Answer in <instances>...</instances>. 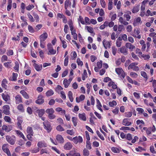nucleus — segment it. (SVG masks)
I'll list each match as a JSON object with an SVG mask.
<instances>
[{"mask_svg": "<svg viewBox=\"0 0 156 156\" xmlns=\"http://www.w3.org/2000/svg\"><path fill=\"white\" fill-rule=\"evenodd\" d=\"M48 36V34L46 32L44 33L40 36V45L42 48H44L45 47V43L44 41L47 38Z\"/></svg>", "mask_w": 156, "mask_h": 156, "instance_id": "f257e3e1", "label": "nucleus"}, {"mask_svg": "<svg viewBox=\"0 0 156 156\" xmlns=\"http://www.w3.org/2000/svg\"><path fill=\"white\" fill-rule=\"evenodd\" d=\"M6 139L7 141L11 145L14 144L16 141L15 137L14 136L12 137L9 136H6Z\"/></svg>", "mask_w": 156, "mask_h": 156, "instance_id": "f03ea898", "label": "nucleus"}, {"mask_svg": "<svg viewBox=\"0 0 156 156\" xmlns=\"http://www.w3.org/2000/svg\"><path fill=\"white\" fill-rule=\"evenodd\" d=\"M47 47L48 50V55H54L55 54L56 51L53 49L52 45L51 43L48 44Z\"/></svg>", "mask_w": 156, "mask_h": 156, "instance_id": "7ed1b4c3", "label": "nucleus"}, {"mask_svg": "<svg viewBox=\"0 0 156 156\" xmlns=\"http://www.w3.org/2000/svg\"><path fill=\"white\" fill-rule=\"evenodd\" d=\"M44 126V128L48 132H50L51 130V127L50 123L47 121H46L43 122Z\"/></svg>", "mask_w": 156, "mask_h": 156, "instance_id": "20e7f679", "label": "nucleus"}, {"mask_svg": "<svg viewBox=\"0 0 156 156\" xmlns=\"http://www.w3.org/2000/svg\"><path fill=\"white\" fill-rule=\"evenodd\" d=\"M138 65L136 62H133L130 64L128 67V69H133L134 71H137L139 70V68L138 67L136 66Z\"/></svg>", "mask_w": 156, "mask_h": 156, "instance_id": "39448f33", "label": "nucleus"}, {"mask_svg": "<svg viewBox=\"0 0 156 156\" xmlns=\"http://www.w3.org/2000/svg\"><path fill=\"white\" fill-rule=\"evenodd\" d=\"M115 71L119 75H120V76L123 78L125 77V73L122 68H116L115 69Z\"/></svg>", "mask_w": 156, "mask_h": 156, "instance_id": "423d86ee", "label": "nucleus"}, {"mask_svg": "<svg viewBox=\"0 0 156 156\" xmlns=\"http://www.w3.org/2000/svg\"><path fill=\"white\" fill-rule=\"evenodd\" d=\"M72 140L74 143L76 144H77L78 143H81L83 142V139L81 136H76L73 138Z\"/></svg>", "mask_w": 156, "mask_h": 156, "instance_id": "0eeeda50", "label": "nucleus"}, {"mask_svg": "<svg viewBox=\"0 0 156 156\" xmlns=\"http://www.w3.org/2000/svg\"><path fill=\"white\" fill-rule=\"evenodd\" d=\"M3 112L6 115H9L10 114V107L8 105H5L3 107Z\"/></svg>", "mask_w": 156, "mask_h": 156, "instance_id": "6e6552de", "label": "nucleus"}, {"mask_svg": "<svg viewBox=\"0 0 156 156\" xmlns=\"http://www.w3.org/2000/svg\"><path fill=\"white\" fill-rule=\"evenodd\" d=\"M67 156H81L80 154L76 152L75 150L70 151L69 153L66 154Z\"/></svg>", "mask_w": 156, "mask_h": 156, "instance_id": "1a4fd4ad", "label": "nucleus"}, {"mask_svg": "<svg viewBox=\"0 0 156 156\" xmlns=\"http://www.w3.org/2000/svg\"><path fill=\"white\" fill-rule=\"evenodd\" d=\"M34 108L35 110H37L36 112L38 113V116L40 117H41L44 113V110L43 109L39 110L37 109V108L36 107H35Z\"/></svg>", "mask_w": 156, "mask_h": 156, "instance_id": "9d476101", "label": "nucleus"}, {"mask_svg": "<svg viewBox=\"0 0 156 156\" xmlns=\"http://www.w3.org/2000/svg\"><path fill=\"white\" fill-rule=\"evenodd\" d=\"M73 145L71 143L68 142L65 144L64 146V149L66 150H69L72 147Z\"/></svg>", "mask_w": 156, "mask_h": 156, "instance_id": "9b49d317", "label": "nucleus"}, {"mask_svg": "<svg viewBox=\"0 0 156 156\" xmlns=\"http://www.w3.org/2000/svg\"><path fill=\"white\" fill-rule=\"evenodd\" d=\"M125 46L127 48L129 49L131 51H132L133 49L135 48V46L130 43H127Z\"/></svg>", "mask_w": 156, "mask_h": 156, "instance_id": "f8f14e48", "label": "nucleus"}, {"mask_svg": "<svg viewBox=\"0 0 156 156\" xmlns=\"http://www.w3.org/2000/svg\"><path fill=\"white\" fill-rule=\"evenodd\" d=\"M37 145L40 148L45 147H47V144L44 141L38 142Z\"/></svg>", "mask_w": 156, "mask_h": 156, "instance_id": "ddd939ff", "label": "nucleus"}, {"mask_svg": "<svg viewBox=\"0 0 156 156\" xmlns=\"http://www.w3.org/2000/svg\"><path fill=\"white\" fill-rule=\"evenodd\" d=\"M38 99L36 101V103L39 105L41 104L44 103V100L42 98L41 95L39 96L38 97Z\"/></svg>", "mask_w": 156, "mask_h": 156, "instance_id": "4468645a", "label": "nucleus"}, {"mask_svg": "<svg viewBox=\"0 0 156 156\" xmlns=\"http://www.w3.org/2000/svg\"><path fill=\"white\" fill-rule=\"evenodd\" d=\"M56 139L60 143H63L64 141L63 138L60 135L58 134L57 135Z\"/></svg>", "mask_w": 156, "mask_h": 156, "instance_id": "2eb2a0df", "label": "nucleus"}, {"mask_svg": "<svg viewBox=\"0 0 156 156\" xmlns=\"http://www.w3.org/2000/svg\"><path fill=\"white\" fill-rule=\"evenodd\" d=\"M33 66L35 69L37 71H41L42 69V65L41 64L39 65L36 63H34Z\"/></svg>", "mask_w": 156, "mask_h": 156, "instance_id": "dca6fc26", "label": "nucleus"}, {"mask_svg": "<svg viewBox=\"0 0 156 156\" xmlns=\"http://www.w3.org/2000/svg\"><path fill=\"white\" fill-rule=\"evenodd\" d=\"M17 120L18 122H17V125L18 127L20 129L22 130V127L21 126V124L23 122V120L21 118L19 117H18Z\"/></svg>", "mask_w": 156, "mask_h": 156, "instance_id": "f3484780", "label": "nucleus"}, {"mask_svg": "<svg viewBox=\"0 0 156 156\" xmlns=\"http://www.w3.org/2000/svg\"><path fill=\"white\" fill-rule=\"evenodd\" d=\"M2 96L3 99L5 101L7 102L10 99V96L7 94H2Z\"/></svg>", "mask_w": 156, "mask_h": 156, "instance_id": "a211bd4d", "label": "nucleus"}, {"mask_svg": "<svg viewBox=\"0 0 156 156\" xmlns=\"http://www.w3.org/2000/svg\"><path fill=\"white\" fill-rule=\"evenodd\" d=\"M120 52L123 54L124 55H126L128 54V50L125 47H122L119 49Z\"/></svg>", "mask_w": 156, "mask_h": 156, "instance_id": "6ab92c4d", "label": "nucleus"}, {"mask_svg": "<svg viewBox=\"0 0 156 156\" xmlns=\"http://www.w3.org/2000/svg\"><path fill=\"white\" fill-rule=\"evenodd\" d=\"M80 119L83 121H86V117L85 114L84 113L82 114L79 113L78 115Z\"/></svg>", "mask_w": 156, "mask_h": 156, "instance_id": "aec40b11", "label": "nucleus"}, {"mask_svg": "<svg viewBox=\"0 0 156 156\" xmlns=\"http://www.w3.org/2000/svg\"><path fill=\"white\" fill-rule=\"evenodd\" d=\"M15 98L16 104H19L22 102V98L20 95H16Z\"/></svg>", "mask_w": 156, "mask_h": 156, "instance_id": "412c9836", "label": "nucleus"}, {"mask_svg": "<svg viewBox=\"0 0 156 156\" xmlns=\"http://www.w3.org/2000/svg\"><path fill=\"white\" fill-rule=\"evenodd\" d=\"M2 129L3 130H5L6 132H9L11 130V127L9 126H7L6 125H3L2 127Z\"/></svg>", "mask_w": 156, "mask_h": 156, "instance_id": "4be33fe9", "label": "nucleus"}, {"mask_svg": "<svg viewBox=\"0 0 156 156\" xmlns=\"http://www.w3.org/2000/svg\"><path fill=\"white\" fill-rule=\"evenodd\" d=\"M20 93L23 95V97L27 99L29 98V97L27 93L24 90H22L20 91Z\"/></svg>", "mask_w": 156, "mask_h": 156, "instance_id": "5701e85b", "label": "nucleus"}, {"mask_svg": "<svg viewBox=\"0 0 156 156\" xmlns=\"http://www.w3.org/2000/svg\"><path fill=\"white\" fill-rule=\"evenodd\" d=\"M103 44L105 48H106L107 47L110 48L111 46L110 43L108 42H107L105 39L103 40Z\"/></svg>", "mask_w": 156, "mask_h": 156, "instance_id": "b1692460", "label": "nucleus"}, {"mask_svg": "<svg viewBox=\"0 0 156 156\" xmlns=\"http://www.w3.org/2000/svg\"><path fill=\"white\" fill-rule=\"evenodd\" d=\"M123 124L125 126H128L131 124V122L128 121V119H125L122 121Z\"/></svg>", "mask_w": 156, "mask_h": 156, "instance_id": "393cba45", "label": "nucleus"}, {"mask_svg": "<svg viewBox=\"0 0 156 156\" xmlns=\"http://www.w3.org/2000/svg\"><path fill=\"white\" fill-rule=\"evenodd\" d=\"M97 101V107L99 110H100L101 112H102V110L101 108V107H102L98 99H96Z\"/></svg>", "mask_w": 156, "mask_h": 156, "instance_id": "a878e982", "label": "nucleus"}, {"mask_svg": "<svg viewBox=\"0 0 156 156\" xmlns=\"http://www.w3.org/2000/svg\"><path fill=\"white\" fill-rule=\"evenodd\" d=\"M27 133L28 134H30L32 136H33L34 132L32 127L28 126L27 128Z\"/></svg>", "mask_w": 156, "mask_h": 156, "instance_id": "bb28decb", "label": "nucleus"}, {"mask_svg": "<svg viewBox=\"0 0 156 156\" xmlns=\"http://www.w3.org/2000/svg\"><path fill=\"white\" fill-rule=\"evenodd\" d=\"M16 134L19 136L20 137H22L23 139H25V137L23 133L19 130H16Z\"/></svg>", "mask_w": 156, "mask_h": 156, "instance_id": "cd10ccee", "label": "nucleus"}, {"mask_svg": "<svg viewBox=\"0 0 156 156\" xmlns=\"http://www.w3.org/2000/svg\"><path fill=\"white\" fill-rule=\"evenodd\" d=\"M139 10V6L138 5L134 6L132 11V12L133 13H135L138 12Z\"/></svg>", "mask_w": 156, "mask_h": 156, "instance_id": "c85d7f7f", "label": "nucleus"}, {"mask_svg": "<svg viewBox=\"0 0 156 156\" xmlns=\"http://www.w3.org/2000/svg\"><path fill=\"white\" fill-rule=\"evenodd\" d=\"M53 94L54 91L51 89L48 90L46 93V95L47 97L51 96L53 95Z\"/></svg>", "mask_w": 156, "mask_h": 156, "instance_id": "c756f323", "label": "nucleus"}, {"mask_svg": "<svg viewBox=\"0 0 156 156\" xmlns=\"http://www.w3.org/2000/svg\"><path fill=\"white\" fill-rule=\"evenodd\" d=\"M18 74L17 73H12V78L10 79L12 81H16L17 80V77Z\"/></svg>", "mask_w": 156, "mask_h": 156, "instance_id": "7c9ffc66", "label": "nucleus"}, {"mask_svg": "<svg viewBox=\"0 0 156 156\" xmlns=\"http://www.w3.org/2000/svg\"><path fill=\"white\" fill-rule=\"evenodd\" d=\"M55 111L52 108H48L46 110V112L49 115L51 114L54 113Z\"/></svg>", "mask_w": 156, "mask_h": 156, "instance_id": "2f4dec72", "label": "nucleus"}, {"mask_svg": "<svg viewBox=\"0 0 156 156\" xmlns=\"http://www.w3.org/2000/svg\"><path fill=\"white\" fill-rule=\"evenodd\" d=\"M68 97L71 102H72L73 100V93L71 91H69L68 92Z\"/></svg>", "mask_w": 156, "mask_h": 156, "instance_id": "473e14b6", "label": "nucleus"}, {"mask_svg": "<svg viewBox=\"0 0 156 156\" xmlns=\"http://www.w3.org/2000/svg\"><path fill=\"white\" fill-rule=\"evenodd\" d=\"M89 154L90 153L89 151L86 148H84L83 150V155L84 156H88Z\"/></svg>", "mask_w": 156, "mask_h": 156, "instance_id": "72a5a7b5", "label": "nucleus"}, {"mask_svg": "<svg viewBox=\"0 0 156 156\" xmlns=\"http://www.w3.org/2000/svg\"><path fill=\"white\" fill-rule=\"evenodd\" d=\"M70 84V83L68 81V80L67 79H66L64 80L63 84L65 88L68 87Z\"/></svg>", "mask_w": 156, "mask_h": 156, "instance_id": "f704fd0d", "label": "nucleus"}, {"mask_svg": "<svg viewBox=\"0 0 156 156\" xmlns=\"http://www.w3.org/2000/svg\"><path fill=\"white\" fill-rule=\"evenodd\" d=\"M18 109L20 112H23L24 111L23 107L22 104H20L17 106Z\"/></svg>", "mask_w": 156, "mask_h": 156, "instance_id": "c9c22d12", "label": "nucleus"}, {"mask_svg": "<svg viewBox=\"0 0 156 156\" xmlns=\"http://www.w3.org/2000/svg\"><path fill=\"white\" fill-rule=\"evenodd\" d=\"M86 28L87 30L90 33H93L94 32V30L93 28L90 26H86Z\"/></svg>", "mask_w": 156, "mask_h": 156, "instance_id": "e433bc0d", "label": "nucleus"}, {"mask_svg": "<svg viewBox=\"0 0 156 156\" xmlns=\"http://www.w3.org/2000/svg\"><path fill=\"white\" fill-rule=\"evenodd\" d=\"M71 5V4L69 3V0H66L65 2V8L66 9L69 5Z\"/></svg>", "mask_w": 156, "mask_h": 156, "instance_id": "4c0bfd02", "label": "nucleus"}, {"mask_svg": "<svg viewBox=\"0 0 156 156\" xmlns=\"http://www.w3.org/2000/svg\"><path fill=\"white\" fill-rule=\"evenodd\" d=\"M86 148L88 149H91V146L90 142L88 140L86 142Z\"/></svg>", "mask_w": 156, "mask_h": 156, "instance_id": "58836bf2", "label": "nucleus"}, {"mask_svg": "<svg viewBox=\"0 0 156 156\" xmlns=\"http://www.w3.org/2000/svg\"><path fill=\"white\" fill-rule=\"evenodd\" d=\"M56 129L58 131H62L65 130L60 125L58 126L56 128Z\"/></svg>", "mask_w": 156, "mask_h": 156, "instance_id": "ea45409f", "label": "nucleus"}, {"mask_svg": "<svg viewBox=\"0 0 156 156\" xmlns=\"http://www.w3.org/2000/svg\"><path fill=\"white\" fill-rule=\"evenodd\" d=\"M111 150L112 151L115 153H119V150L117 148L112 147Z\"/></svg>", "mask_w": 156, "mask_h": 156, "instance_id": "a19ab883", "label": "nucleus"}, {"mask_svg": "<svg viewBox=\"0 0 156 156\" xmlns=\"http://www.w3.org/2000/svg\"><path fill=\"white\" fill-rule=\"evenodd\" d=\"M96 133H97V134L98 136L100 137V138L102 140H104L105 139H104V137L102 135H101V134L100 133L99 131H98V130L97 131Z\"/></svg>", "mask_w": 156, "mask_h": 156, "instance_id": "79ce46f5", "label": "nucleus"}, {"mask_svg": "<svg viewBox=\"0 0 156 156\" xmlns=\"http://www.w3.org/2000/svg\"><path fill=\"white\" fill-rule=\"evenodd\" d=\"M72 122L74 126H76L77 123V119L76 117H73L72 118Z\"/></svg>", "mask_w": 156, "mask_h": 156, "instance_id": "37998d69", "label": "nucleus"}, {"mask_svg": "<svg viewBox=\"0 0 156 156\" xmlns=\"http://www.w3.org/2000/svg\"><path fill=\"white\" fill-rule=\"evenodd\" d=\"M141 75L144 77L146 79V80H147L148 78L146 73L144 71H142L141 73Z\"/></svg>", "mask_w": 156, "mask_h": 156, "instance_id": "c03bdc74", "label": "nucleus"}, {"mask_svg": "<svg viewBox=\"0 0 156 156\" xmlns=\"http://www.w3.org/2000/svg\"><path fill=\"white\" fill-rule=\"evenodd\" d=\"M4 119L6 122H8L9 123L11 122V119L8 116H5V117H4Z\"/></svg>", "mask_w": 156, "mask_h": 156, "instance_id": "a18cd8bd", "label": "nucleus"}, {"mask_svg": "<svg viewBox=\"0 0 156 156\" xmlns=\"http://www.w3.org/2000/svg\"><path fill=\"white\" fill-rule=\"evenodd\" d=\"M66 133H67L70 135H73L74 134V132L73 129L67 130L66 131Z\"/></svg>", "mask_w": 156, "mask_h": 156, "instance_id": "49530a36", "label": "nucleus"}, {"mask_svg": "<svg viewBox=\"0 0 156 156\" xmlns=\"http://www.w3.org/2000/svg\"><path fill=\"white\" fill-rule=\"evenodd\" d=\"M109 104L110 106L112 107L114 105H116L117 103L115 101H113L112 102H110Z\"/></svg>", "mask_w": 156, "mask_h": 156, "instance_id": "de8ad7c7", "label": "nucleus"}, {"mask_svg": "<svg viewBox=\"0 0 156 156\" xmlns=\"http://www.w3.org/2000/svg\"><path fill=\"white\" fill-rule=\"evenodd\" d=\"M39 149L38 148H35L31 151V152L32 153H36L38 152Z\"/></svg>", "mask_w": 156, "mask_h": 156, "instance_id": "09e8293b", "label": "nucleus"}, {"mask_svg": "<svg viewBox=\"0 0 156 156\" xmlns=\"http://www.w3.org/2000/svg\"><path fill=\"white\" fill-rule=\"evenodd\" d=\"M125 116L129 118L131 117L132 115V112H129L125 113Z\"/></svg>", "mask_w": 156, "mask_h": 156, "instance_id": "8fccbe9b", "label": "nucleus"}, {"mask_svg": "<svg viewBox=\"0 0 156 156\" xmlns=\"http://www.w3.org/2000/svg\"><path fill=\"white\" fill-rule=\"evenodd\" d=\"M79 22H80L82 24H85V22L83 20V17L81 16H80L79 18L78 19Z\"/></svg>", "mask_w": 156, "mask_h": 156, "instance_id": "3c124183", "label": "nucleus"}, {"mask_svg": "<svg viewBox=\"0 0 156 156\" xmlns=\"http://www.w3.org/2000/svg\"><path fill=\"white\" fill-rule=\"evenodd\" d=\"M68 59L69 56L68 55L66 57L64 60V65L65 66H67L68 62Z\"/></svg>", "mask_w": 156, "mask_h": 156, "instance_id": "603ef678", "label": "nucleus"}, {"mask_svg": "<svg viewBox=\"0 0 156 156\" xmlns=\"http://www.w3.org/2000/svg\"><path fill=\"white\" fill-rule=\"evenodd\" d=\"M112 2H109L108 5V9L109 10H111L112 8Z\"/></svg>", "mask_w": 156, "mask_h": 156, "instance_id": "864d4df0", "label": "nucleus"}, {"mask_svg": "<svg viewBox=\"0 0 156 156\" xmlns=\"http://www.w3.org/2000/svg\"><path fill=\"white\" fill-rule=\"evenodd\" d=\"M136 150L137 151L141 152L142 151H145V149L142 147L139 146L137 148H136Z\"/></svg>", "mask_w": 156, "mask_h": 156, "instance_id": "5fc2aeb1", "label": "nucleus"}, {"mask_svg": "<svg viewBox=\"0 0 156 156\" xmlns=\"http://www.w3.org/2000/svg\"><path fill=\"white\" fill-rule=\"evenodd\" d=\"M42 27V24H38L35 27V29L37 31H38L40 30Z\"/></svg>", "mask_w": 156, "mask_h": 156, "instance_id": "6e6d98bb", "label": "nucleus"}, {"mask_svg": "<svg viewBox=\"0 0 156 156\" xmlns=\"http://www.w3.org/2000/svg\"><path fill=\"white\" fill-rule=\"evenodd\" d=\"M141 21V18L140 17H138L134 20L133 22V24L139 23Z\"/></svg>", "mask_w": 156, "mask_h": 156, "instance_id": "4d7b16f0", "label": "nucleus"}, {"mask_svg": "<svg viewBox=\"0 0 156 156\" xmlns=\"http://www.w3.org/2000/svg\"><path fill=\"white\" fill-rule=\"evenodd\" d=\"M33 16L35 19L36 22H38L39 20V17L38 15L36 13H34Z\"/></svg>", "mask_w": 156, "mask_h": 156, "instance_id": "13d9d810", "label": "nucleus"}, {"mask_svg": "<svg viewBox=\"0 0 156 156\" xmlns=\"http://www.w3.org/2000/svg\"><path fill=\"white\" fill-rule=\"evenodd\" d=\"M76 62L78 65L80 66H83V62L80 61V58H78L77 59Z\"/></svg>", "mask_w": 156, "mask_h": 156, "instance_id": "bf43d9fd", "label": "nucleus"}, {"mask_svg": "<svg viewBox=\"0 0 156 156\" xmlns=\"http://www.w3.org/2000/svg\"><path fill=\"white\" fill-rule=\"evenodd\" d=\"M27 15L28 16V17L29 19V20L31 22H34V18L32 15H30V13H28L27 14Z\"/></svg>", "mask_w": 156, "mask_h": 156, "instance_id": "052dcab7", "label": "nucleus"}, {"mask_svg": "<svg viewBox=\"0 0 156 156\" xmlns=\"http://www.w3.org/2000/svg\"><path fill=\"white\" fill-rule=\"evenodd\" d=\"M4 152L7 154L8 156H11L10 152L8 148L5 149L4 151Z\"/></svg>", "mask_w": 156, "mask_h": 156, "instance_id": "680f3d73", "label": "nucleus"}, {"mask_svg": "<svg viewBox=\"0 0 156 156\" xmlns=\"http://www.w3.org/2000/svg\"><path fill=\"white\" fill-rule=\"evenodd\" d=\"M117 49L115 47H112V52L113 54L115 55L116 53Z\"/></svg>", "mask_w": 156, "mask_h": 156, "instance_id": "e2e57ef3", "label": "nucleus"}, {"mask_svg": "<svg viewBox=\"0 0 156 156\" xmlns=\"http://www.w3.org/2000/svg\"><path fill=\"white\" fill-rule=\"evenodd\" d=\"M116 45L118 47H120L121 45L122 42L119 40H117L116 41Z\"/></svg>", "mask_w": 156, "mask_h": 156, "instance_id": "0e129e2a", "label": "nucleus"}, {"mask_svg": "<svg viewBox=\"0 0 156 156\" xmlns=\"http://www.w3.org/2000/svg\"><path fill=\"white\" fill-rule=\"evenodd\" d=\"M97 65L99 69L101 68L102 67V61H100V62H97Z\"/></svg>", "mask_w": 156, "mask_h": 156, "instance_id": "69168bd1", "label": "nucleus"}, {"mask_svg": "<svg viewBox=\"0 0 156 156\" xmlns=\"http://www.w3.org/2000/svg\"><path fill=\"white\" fill-rule=\"evenodd\" d=\"M150 151L153 154H155L156 151L154 150V148L153 146H151L150 147Z\"/></svg>", "mask_w": 156, "mask_h": 156, "instance_id": "338daca9", "label": "nucleus"}, {"mask_svg": "<svg viewBox=\"0 0 156 156\" xmlns=\"http://www.w3.org/2000/svg\"><path fill=\"white\" fill-rule=\"evenodd\" d=\"M101 4L103 8H105L106 5L105 2L104 0H100Z\"/></svg>", "mask_w": 156, "mask_h": 156, "instance_id": "774afa93", "label": "nucleus"}]
</instances>
